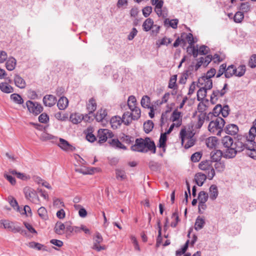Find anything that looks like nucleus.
Wrapping results in <instances>:
<instances>
[{"mask_svg": "<svg viewBox=\"0 0 256 256\" xmlns=\"http://www.w3.org/2000/svg\"><path fill=\"white\" fill-rule=\"evenodd\" d=\"M194 135V133L190 128H184L181 129L179 138L181 140L182 145L184 148H188L194 145L195 141L193 138Z\"/></svg>", "mask_w": 256, "mask_h": 256, "instance_id": "f03ea898", "label": "nucleus"}, {"mask_svg": "<svg viewBox=\"0 0 256 256\" xmlns=\"http://www.w3.org/2000/svg\"><path fill=\"white\" fill-rule=\"evenodd\" d=\"M54 117L56 119L60 121H64L68 118V114H63L60 112H58L54 114Z\"/></svg>", "mask_w": 256, "mask_h": 256, "instance_id": "13d9d810", "label": "nucleus"}, {"mask_svg": "<svg viewBox=\"0 0 256 256\" xmlns=\"http://www.w3.org/2000/svg\"><path fill=\"white\" fill-rule=\"evenodd\" d=\"M222 143L225 148H229L233 146L234 140L230 136H226L222 138Z\"/></svg>", "mask_w": 256, "mask_h": 256, "instance_id": "c756f323", "label": "nucleus"}, {"mask_svg": "<svg viewBox=\"0 0 256 256\" xmlns=\"http://www.w3.org/2000/svg\"><path fill=\"white\" fill-rule=\"evenodd\" d=\"M255 135L248 134V136L246 138V140L250 143V145L248 146V150L250 152H256V146L254 144L255 142H254L256 138Z\"/></svg>", "mask_w": 256, "mask_h": 256, "instance_id": "f3484780", "label": "nucleus"}, {"mask_svg": "<svg viewBox=\"0 0 256 256\" xmlns=\"http://www.w3.org/2000/svg\"><path fill=\"white\" fill-rule=\"evenodd\" d=\"M110 144L113 148L126 150V147L122 144L118 139H112L108 141Z\"/></svg>", "mask_w": 256, "mask_h": 256, "instance_id": "2f4dec72", "label": "nucleus"}, {"mask_svg": "<svg viewBox=\"0 0 256 256\" xmlns=\"http://www.w3.org/2000/svg\"><path fill=\"white\" fill-rule=\"evenodd\" d=\"M167 134H168L166 132H164L160 134L158 144V146L160 148H162L164 152L165 151V148L166 146V143L167 140Z\"/></svg>", "mask_w": 256, "mask_h": 256, "instance_id": "e433bc0d", "label": "nucleus"}, {"mask_svg": "<svg viewBox=\"0 0 256 256\" xmlns=\"http://www.w3.org/2000/svg\"><path fill=\"white\" fill-rule=\"evenodd\" d=\"M246 138L242 136H238L234 142L233 146L238 152L242 151L245 148L248 149V144L245 143Z\"/></svg>", "mask_w": 256, "mask_h": 256, "instance_id": "6e6552de", "label": "nucleus"}, {"mask_svg": "<svg viewBox=\"0 0 256 256\" xmlns=\"http://www.w3.org/2000/svg\"><path fill=\"white\" fill-rule=\"evenodd\" d=\"M216 74V70L214 68H210L209 70H208L206 74L203 76L208 78V79L212 80L211 78L214 77Z\"/></svg>", "mask_w": 256, "mask_h": 256, "instance_id": "e2e57ef3", "label": "nucleus"}, {"mask_svg": "<svg viewBox=\"0 0 256 256\" xmlns=\"http://www.w3.org/2000/svg\"><path fill=\"white\" fill-rule=\"evenodd\" d=\"M198 168L205 171L209 180H212L215 176L213 162L210 160L202 161L198 164Z\"/></svg>", "mask_w": 256, "mask_h": 256, "instance_id": "20e7f679", "label": "nucleus"}, {"mask_svg": "<svg viewBox=\"0 0 256 256\" xmlns=\"http://www.w3.org/2000/svg\"><path fill=\"white\" fill-rule=\"evenodd\" d=\"M56 98L51 94L46 95L43 98L44 104L46 106L52 107L56 104Z\"/></svg>", "mask_w": 256, "mask_h": 256, "instance_id": "dca6fc26", "label": "nucleus"}, {"mask_svg": "<svg viewBox=\"0 0 256 256\" xmlns=\"http://www.w3.org/2000/svg\"><path fill=\"white\" fill-rule=\"evenodd\" d=\"M170 120L172 122H175L181 126L182 124V116L181 112H178L177 110H175L172 112L170 117Z\"/></svg>", "mask_w": 256, "mask_h": 256, "instance_id": "2eb2a0df", "label": "nucleus"}, {"mask_svg": "<svg viewBox=\"0 0 256 256\" xmlns=\"http://www.w3.org/2000/svg\"><path fill=\"white\" fill-rule=\"evenodd\" d=\"M226 132L228 134L235 135L238 132V126L234 124H230L226 126L225 128Z\"/></svg>", "mask_w": 256, "mask_h": 256, "instance_id": "aec40b11", "label": "nucleus"}, {"mask_svg": "<svg viewBox=\"0 0 256 256\" xmlns=\"http://www.w3.org/2000/svg\"><path fill=\"white\" fill-rule=\"evenodd\" d=\"M222 156V152L220 150H216L212 151L210 153V158L213 164L220 161L221 158Z\"/></svg>", "mask_w": 256, "mask_h": 256, "instance_id": "a878e982", "label": "nucleus"}, {"mask_svg": "<svg viewBox=\"0 0 256 256\" xmlns=\"http://www.w3.org/2000/svg\"><path fill=\"white\" fill-rule=\"evenodd\" d=\"M86 108L89 114H92L95 111L96 108V103L93 98L89 100L87 104Z\"/></svg>", "mask_w": 256, "mask_h": 256, "instance_id": "f704fd0d", "label": "nucleus"}, {"mask_svg": "<svg viewBox=\"0 0 256 256\" xmlns=\"http://www.w3.org/2000/svg\"><path fill=\"white\" fill-rule=\"evenodd\" d=\"M206 178V176L200 172L196 174L195 176L196 183L199 186H202Z\"/></svg>", "mask_w": 256, "mask_h": 256, "instance_id": "7c9ffc66", "label": "nucleus"}, {"mask_svg": "<svg viewBox=\"0 0 256 256\" xmlns=\"http://www.w3.org/2000/svg\"><path fill=\"white\" fill-rule=\"evenodd\" d=\"M92 128H88L87 129L88 133L86 135V140L90 142H94L96 140V136L92 132Z\"/></svg>", "mask_w": 256, "mask_h": 256, "instance_id": "4d7b16f0", "label": "nucleus"}, {"mask_svg": "<svg viewBox=\"0 0 256 256\" xmlns=\"http://www.w3.org/2000/svg\"><path fill=\"white\" fill-rule=\"evenodd\" d=\"M244 18L243 13L241 12H238L234 16V20L236 23H240L242 21Z\"/></svg>", "mask_w": 256, "mask_h": 256, "instance_id": "5fc2aeb1", "label": "nucleus"}, {"mask_svg": "<svg viewBox=\"0 0 256 256\" xmlns=\"http://www.w3.org/2000/svg\"><path fill=\"white\" fill-rule=\"evenodd\" d=\"M177 80V76L174 74L172 76L168 82V87L170 88L175 90L177 88V85L176 84Z\"/></svg>", "mask_w": 256, "mask_h": 256, "instance_id": "79ce46f5", "label": "nucleus"}, {"mask_svg": "<svg viewBox=\"0 0 256 256\" xmlns=\"http://www.w3.org/2000/svg\"><path fill=\"white\" fill-rule=\"evenodd\" d=\"M116 178L118 180H124L126 179L127 176L124 170L118 168L116 170Z\"/></svg>", "mask_w": 256, "mask_h": 256, "instance_id": "58836bf2", "label": "nucleus"}, {"mask_svg": "<svg viewBox=\"0 0 256 256\" xmlns=\"http://www.w3.org/2000/svg\"><path fill=\"white\" fill-rule=\"evenodd\" d=\"M208 199V194L204 191L200 192L198 194V200L199 202L206 203Z\"/></svg>", "mask_w": 256, "mask_h": 256, "instance_id": "603ef678", "label": "nucleus"}, {"mask_svg": "<svg viewBox=\"0 0 256 256\" xmlns=\"http://www.w3.org/2000/svg\"><path fill=\"white\" fill-rule=\"evenodd\" d=\"M208 90L200 88L197 92V98L198 100H203L206 95Z\"/></svg>", "mask_w": 256, "mask_h": 256, "instance_id": "49530a36", "label": "nucleus"}, {"mask_svg": "<svg viewBox=\"0 0 256 256\" xmlns=\"http://www.w3.org/2000/svg\"><path fill=\"white\" fill-rule=\"evenodd\" d=\"M68 100L66 97L62 96L58 100L57 106L60 110H65L68 106Z\"/></svg>", "mask_w": 256, "mask_h": 256, "instance_id": "393cba45", "label": "nucleus"}, {"mask_svg": "<svg viewBox=\"0 0 256 256\" xmlns=\"http://www.w3.org/2000/svg\"><path fill=\"white\" fill-rule=\"evenodd\" d=\"M206 144L210 148H216L218 144V140L216 136H210L206 140Z\"/></svg>", "mask_w": 256, "mask_h": 256, "instance_id": "412c9836", "label": "nucleus"}, {"mask_svg": "<svg viewBox=\"0 0 256 256\" xmlns=\"http://www.w3.org/2000/svg\"><path fill=\"white\" fill-rule=\"evenodd\" d=\"M172 218L173 220V221L171 222L170 226L173 228H175L180 220L177 212H175L172 214Z\"/></svg>", "mask_w": 256, "mask_h": 256, "instance_id": "864d4df0", "label": "nucleus"}, {"mask_svg": "<svg viewBox=\"0 0 256 256\" xmlns=\"http://www.w3.org/2000/svg\"><path fill=\"white\" fill-rule=\"evenodd\" d=\"M150 100L149 96H144L141 100V105L144 108H148L150 107Z\"/></svg>", "mask_w": 256, "mask_h": 256, "instance_id": "c03bdc74", "label": "nucleus"}, {"mask_svg": "<svg viewBox=\"0 0 256 256\" xmlns=\"http://www.w3.org/2000/svg\"><path fill=\"white\" fill-rule=\"evenodd\" d=\"M26 244L30 248H34L37 250H40L44 246L42 244L34 242H30Z\"/></svg>", "mask_w": 256, "mask_h": 256, "instance_id": "6e6d98bb", "label": "nucleus"}, {"mask_svg": "<svg viewBox=\"0 0 256 256\" xmlns=\"http://www.w3.org/2000/svg\"><path fill=\"white\" fill-rule=\"evenodd\" d=\"M0 228H4L12 232L15 229L13 223L8 220H0Z\"/></svg>", "mask_w": 256, "mask_h": 256, "instance_id": "4be33fe9", "label": "nucleus"}, {"mask_svg": "<svg viewBox=\"0 0 256 256\" xmlns=\"http://www.w3.org/2000/svg\"><path fill=\"white\" fill-rule=\"evenodd\" d=\"M198 86L208 90L212 87V80L208 79L202 76L198 78Z\"/></svg>", "mask_w": 256, "mask_h": 256, "instance_id": "ddd939ff", "label": "nucleus"}, {"mask_svg": "<svg viewBox=\"0 0 256 256\" xmlns=\"http://www.w3.org/2000/svg\"><path fill=\"white\" fill-rule=\"evenodd\" d=\"M16 60L13 57H10L6 63V67L9 71L13 70L16 66Z\"/></svg>", "mask_w": 256, "mask_h": 256, "instance_id": "b1692460", "label": "nucleus"}, {"mask_svg": "<svg viewBox=\"0 0 256 256\" xmlns=\"http://www.w3.org/2000/svg\"><path fill=\"white\" fill-rule=\"evenodd\" d=\"M107 116V112L106 110L100 109L96 113L95 118L98 122H102Z\"/></svg>", "mask_w": 256, "mask_h": 256, "instance_id": "473e14b6", "label": "nucleus"}, {"mask_svg": "<svg viewBox=\"0 0 256 256\" xmlns=\"http://www.w3.org/2000/svg\"><path fill=\"white\" fill-rule=\"evenodd\" d=\"M205 219L200 216L197 217L194 224V229L199 230L202 229L205 224Z\"/></svg>", "mask_w": 256, "mask_h": 256, "instance_id": "bb28decb", "label": "nucleus"}, {"mask_svg": "<svg viewBox=\"0 0 256 256\" xmlns=\"http://www.w3.org/2000/svg\"><path fill=\"white\" fill-rule=\"evenodd\" d=\"M24 192L26 198L34 204H38L39 202V198L36 192L32 188L29 187H26L24 189Z\"/></svg>", "mask_w": 256, "mask_h": 256, "instance_id": "0eeeda50", "label": "nucleus"}, {"mask_svg": "<svg viewBox=\"0 0 256 256\" xmlns=\"http://www.w3.org/2000/svg\"><path fill=\"white\" fill-rule=\"evenodd\" d=\"M26 106L28 110L35 115H38L43 110L42 106L37 102L28 100L26 102Z\"/></svg>", "mask_w": 256, "mask_h": 256, "instance_id": "423d86ee", "label": "nucleus"}, {"mask_svg": "<svg viewBox=\"0 0 256 256\" xmlns=\"http://www.w3.org/2000/svg\"><path fill=\"white\" fill-rule=\"evenodd\" d=\"M58 146L62 150L66 152H73L75 150V148L70 144L66 140L60 138V142L58 144Z\"/></svg>", "mask_w": 256, "mask_h": 256, "instance_id": "4468645a", "label": "nucleus"}, {"mask_svg": "<svg viewBox=\"0 0 256 256\" xmlns=\"http://www.w3.org/2000/svg\"><path fill=\"white\" fill-rule=\"evenodd\" d=\"M0 90L4 93L10 94L14 91L13 88L6 82H1L0 84Z\"/></svg>", "mask_w": 256, "mask_h": 256, "instance_id": "c9c22d12", "label": "nucleus"}, {"mask_svg": "<svg viewBox=\"0 0 256 256\" xmlns=\"http://www.w3.org/2000/svg\"><path fill=\"white\" fill-rule=\"evenodd\" d=\"M128 106L130 111H134L135 114L138 112L141 113L140 110L137 106V102L136 98L134 96H130L128 97L127 102Z\"/></svg>", "mask_w": 256, "mask_h": 256, "instance_id": "9d476101", "label": "nucleus"}, {"mask_svg": "<svg viewBox=\"0 0 256 256\" xmlns=\"http://www.w3.org/2000/svg\"><path fill=\"white\" fill-rule=\"evenodd\" d=\"M54 136L46 132H42L40 136V139L42 141L52 140Z\"/></svg>", "mask_w": 256, "mask_h": 256, "instance_id": "0e129e2a", "label": "nucleus"}, {"mask_svg": "<svg viewBox=\"0 0 256 256\" xmlns=\"http://www.w3.org/2000/svg\"><path fill=\"white\" fill-rule=\"evenodd\" d=\"M215 168L216 171L222 172L225 169V164L224 162L219 161L214 163V168Z\"/></svg>", "mask_w": 256, "mask_h": 256, "instance_id": "37998d69", "label": "nucleus"}, {"mask_svg": "<svg viewBox=\"0 0 256 256\" xmlns=\"http://www.w3.org/2000/svg\"><path fill=\"white\" fill-rule=\"evenodd\" d=\"M38 216L42 219L46 220L48 218L47 210L44 207L42 206L38 210Z\"/></svg>", "mask_w": 256, "mask_h": 256, "instance_id": "09e8293b", "label": "nucleus"}, {"mask_svg": "<svg viewBox=\"0 0 256 256\" xmlns=\"http://www.w3.org/2000/svg\"><path fill=\"white\" fill-rule=\"evenodd\" d=\"M218 194V187L216 185H212L209 188L210 198L212 200H216Z\"/></svg>", "mask_w": 256, "mask_h": 256, "instance_id": "cd10ccee", "label": "nucleus"}, {"mask_svg": "<svg viewBox=\"0 0 256 256\" xmlns=\"http://www.w3.org/2000/svg\"><path fill=\"white\" fill-rule=\"evenodd\" d=\"M123 122L122 118L119 116H114L112 117L110 120V124L113 129H116Z\"/></svg>", "mask_w": 256, "mask_h": 256, "instance_id": "6ab92c4d", "label": "nucleus"}, {"mask_svg": "<svg viewBox=\"0 0 256 256\" xmlns=\"http://www.w3.org/2000/svg\"><path fill=\"white\" fill-rule=\"evenodd\" d=\"M154 124L151 120H148L144 124V128L146 132L148 133L152 130Z\"/></svg>", "mask_w": 256, "mask_h": 256, "instance_id": "3c124183", "label": "nucleus"}, {"mask_svg": "<svg viewBox=\"0 0 256 256\" xmlns=\"http://www.w3.org/2000/svg\"><path fill=\"white\" fill-rule=\"evenodd\" d=\"M172 40L166 37H164L161 40H158L156 42V44L158 47H160L162 45H168L170 44Z\"/></svg>", "mask_w": 256, "mask_h": 256, "instance_id": "de8ad7c7", "label": "nucleus"}, {"mask_svg": "<svg viewBox=\"0 0 256 256\" xmlns=\"http://www.w3.org/2000/svg\"><path fill=\"white\" fill-rule=\"evenodd\" d=\"M225 123V121L222 118L217 117L210 122L208 130L213 134L220 136Z\"/></svg>", "mask_w": 256, "mask_h": 256, "instance_id": "7ed1b4c3", "label": "nucleus"}, {"mask_svg": "<svg viewBox=\"0 0 256 256\" xmlns=\"http://www.w3.org/2000/svg\"><path fill=\"white\" fill-rule=\"evenodd\" d=\"M181 39L182 40H183L184 42H187L188 43L190 48H192V46H194V44L195 42L193 36L191 33H182L181 34Z\"/></svg>", "mask_w": 256, "mask_h": 256, "instance_id": "a211bd4d", "label": "nucleus"}, {"mask_svg": "<svg viewBox=\"0 0 256 256\" xmlns=\"http://www.w3.org/2000/svg\"><path fill=\"white\" fill-rule=\"evenodd\" d=\"M178 20V19H174L170 20L166 19L164 20V24H168L170 27L173 28H176Z\"/></svg>", "mask_w": 256, "mask_h": 256, "instance_id": "8fccbe9b", "label": "nucleus"}, {"mask_svg": "<svg viewBox=\"0 0 256 256\" xmlns=\"http://www.w3.org/2000/svg\"><path fill=\"white\" fill-rule=\"evenodd\" d=\"M90 118L87 114L84 116L79 113L72 114L70 117V120L74 124L80 123L82 120L88 122Z\"/></svg>", "mask_w": 256, "mask_h": 256, "instance_id": "9b49d317", "label": "nucleus"}, {"mask_svg": "<svg viewBox=\"0 0 256 256\" xmlns=\"http://www.w3.org/2000/svg\"><path fill=\"white\" fill-rule=\"evenodd\" d=\"M154 24V20L152 18L146 19L142 26L144 30L148 32L152 29Z\"/></svg>", "mask_w": 256, "mask_h": 256, "instance_id": "72a5a7b5", "label": "nucleus"}, {"mask_svg": "<svg viewBox=\"0 0 256 256\" xmlns=\"http://www.w3.org/2000/svg\"><path fill=\"white\" fill-rule=\"evenodd\" d=\"M237 70L238 74H236V76L241 77L244 75L246 72V66L244 65L240 66L237 68Z\"/></svg>", "mask_w": 256, "mask_h": 256, "instance_id": "69168bd1", "label": "nucleus"}, {"mask_svg": "<svg viewBox=\"0 0 256 256\" xmlns=\"http://www.w3.org/2000/svg\"><path fill=\"white\" fill-rule=\"evenodd\" d=\"M14 82L15 85L20 88H24L26 86L25 80L18 74H15Z\"/></svg>", "mask_w": 256, "mask_h": 256, "instance_id": "5701e85b", "label": "nucleus"}, {"mask_svg": "<svg viewBox=\"0 0 256 256\" xmlns=\"http://www.w3.org/2000/svg\"><path fill=\"white\" fill-rule=\"evenodd\" d=\"M53 205L57 208H60L64 206V203L60 200L57 198L53 199Z\"/></svg>", "mask_w": 256, "mask_h": 256, "instance_id": "338daca9", "label": "nucleus"}, {"mask_svg": "<svg viewBox=\"0 0 256 256\" xmlns=\"http://www.w3.org/2000/svg\"><path fill=\"white\" fill-rule=\"evenodd\" d=\"M10 99L15 103L19 104L24 103V100L21 96L17 94H13L10 95Z\"/></svg>", "mask_w": 256, "mask_h": 256, "instance_id": "ea45409f", "label": "nucleus"}, {"mask_svg": "<svg viewBox=\"0 0 256 256\" xmlns=\"http://www.w3.org/2000/svg\"><path fill=\"white\" fill-rule=\"evenodd\" d=\"M189 242H190L189 240H188L186 242L184 246L182 248L176 251V255L177 256H181L186 252V250L188 248V245Z\"/></svg>", "mask_w": 256, "mask_h": 256, "instance_id": "680f3d73", "label": "nucleus"}, {"mask_svg": "<svg viewBox=\"0 0 256 256\" xmlns=\"http://www.w3.org/2000/svg\"><path fill=\"white\" fill-rule=\"evenodd\" d=\"M225 56L224 54L219 55L216 54L212 56V60H213L215 63L222 62Z\"/></svg>", "mask_w": 256, "mask_h": 256, "instance_id": "052dcab7", "label": "nucleus"}, {"mask_svg": "<svg viewBox=\"0 0 256 256\" xmlns=\"http://www.w3.org/2000/svg\"><path fill=\"white\" fill-rule=\"evenodd\" d=\"M248 66L252 68H254L256 66V54H252L249 60Z\"/></svg>", "mask_w": 256, "mask_h": 256, "instance_id": "774afa93", "label": "nucleus"}, {"mask_svg": "<svg viewBox=\"0 0 256 256\" xmlns=\"http://www.w3.org/2000/svg\"><path fill=\"white\" fill-rule=\"evenodd\" d=\"M113 136L112 133L108 129H100L98 130V142L102 144L106 141L108 138Z\"/></svg>", "mask_w": 256, "mask_h": 256, "instance_id": "1a4fd4ad", "label": "nucleus"}, {"mask_svg": "<svg viewBox=\"0 0 256 256\" xmlns=\"http://www.w3.org/2000/svg\"><path fill=\"white\" fill-rule=\"evenodd\" d=\"M233 76H234V65H230L227 68H226V70L225 72V76L226 78H230Z\"/></svg>", "mask_w": 256, "mask_h": 256, "instance_id": "bf43d9fd", "label": "nucleus"}, {"mask_svg": "<svg viewBox=\"0 0 256 256\" xmlns=\"http://www.w3.org/2000/svg\"><path fill=\"white\" fill-rule=\"evenodd\" d=\"M103 238L100 233H96L94 238V242L92 248L96 250L98 252L104 250L106 248L104 246H100V244L102 242Z\"/></svg>", "mask_w": 256, "mask_h": 256, "instance_id": "f8f14e48", "label": "nucleus"}, {"mask_svg": "<svg viewBox=\"0 0 256 256\" xmlns=\"http://www.w3.org/2000/svg\"><path fill=\"white\" fill-rule=\"evenodd\" d=\"M55 232L60 235H62L65 234V226L64 224L60 222H58L55 225L54 227Z\"/></svg>", "mask_w": 256, "mask_h": 256, "instance_id": "c85d7f7f", "label": "nucleus"}, {"mask_svg": "<svg viewBox=\"0 0 256 256\" xmlns=\"http://www.w3.org/2000/svg\"><path fill=\"white\" fill-rule=\"evenodd\" d=\"M206 118V114H201L198 116V121L195 125V128H200L204 122Z\"/></svg>", "mask_w": 256, "mask_h": 256, "instance_id": "a18cd8bd", "label": "nucleus"}, {"mask_svg": "<svg viewBox=\"0 0 256 256\" xmlns=\"http://www.w3.org/2000/svg\"><path fill=\"white\" fill-rule=\"evenodd\" d=\"M131 150L140 152H147L148 151H151L154 154L156 148L154 142L152 141L150 138H146L144 140L137 138L135 141L134 144L131 146Z\"/></svg>", "mask_w": 256, "mask_h": 256, "instance_id": "f257e3e1", "label": "nucleus"}, {"mask_svg": "<svg viewBox=\"0 0 256 256\" xmlns=\"http://www.w3.org/2000/svg\"><path fill=\"white\" fill-rule=\"evenodd\" d=\"M65 234L67 236H70L73 232L74 226H72V222L70 221L64 223Z\"/></svg>", "mask_w": 256, "mask_h": 256, "instance_id": "a19ab883", "label": "nucleus"}, {"mask_svg": "<svg viewBox=\"0 0 256 256\" xmlns=\"http://www.w3.org/2000/svg\"><path fill=\"white\" fill-rule=\"evenodd\" d=\"M238 152L234 146L227 148L224 152V156L226 158H230L234 157Z\"/></svg>", "mask_w": 256, "mask_h": 256, "instance_id": "4c0bfd02", "label": "nucleus"}, {"mask_svg": "<svg viewBox=\"0 0 256 256\" xmlns=\"http://www.w3.org/2000/svg\"><path fill=\"white\" fill-rule=\"evenodd\" d=\"M134 112V111H130V112L126 111L124 112L122 118L124 124L128 126L132 123V120H138L140 117L141 113L138 112L135 114Z\"/></svg>", "mask_w": 256, "mask_h": 256, "instance_id": "39448f33", "label": "nucleus"}]
</instances>
